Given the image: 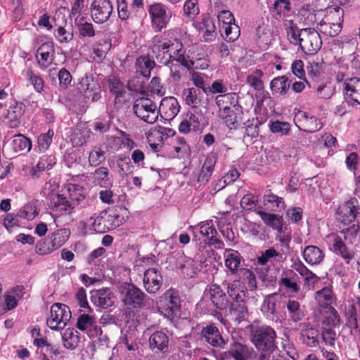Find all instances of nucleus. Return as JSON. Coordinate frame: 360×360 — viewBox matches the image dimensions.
Segmentation results:
<instances>
[{
	"instance_id": "39",
	"label": "nucleus",
	"mask_w": 360,
	"mask_h": 360,
	"mask_svg": "<svg viewBox=\"0 0 360 360\" xmlns=\"http://www.w3.org/2000/svg\"><path fill=\"white\" fill-rule=\"evenodd\" d=\"M108 82L110 91L115 97V102L122 103V101H124V97L126 94L124 84L115 77H110Z\"/></svg>"
},
{
	"instance_id": "57",
	"label": "nucleus",
	"mask_w": 360,
	"mask_h": 360,
	"mask_svg": "<svg viewBox=\"0 0 360 360\" xmlns=\"http://www.w3.org/2000/svg\"><path fill=\"white\" fill-rule=\"evenodd\" d=\"M105 160V152L100 146H94L89 154V162L91 166L96 167Z\"/></svg>"
},
{
	"instance_id": "20",
	"label": "nucleus",
	"mask_w": 360,
	"mask_h": 360,
	"mask_svg": "<svg viewBox=\"0 0 360 360\" xmlns=\"http://www.w3.org/2000/svg\"><path fill=\"white\" fill-rule=\"evenodd\" d=\"M55 49L52 41H46L38 48L37 58L41 68L49 67L54 60Z\"/></svg>"
},
{
	"instance_id": "62",
	"label": "nucleus",
	"mask_w": 360,
	"mask_h": 360,
	"mask_svg": "<svg viewBox=\"0 0 360 360\" xmlns=\"http://www.w3.org/2000/svg\"><path fill=\"white\" fill-rule=\"evenodd\" d=\"M281 283L293 292H297L300 290L297 276L291 271L287 273L285 278H281Z\"/></svg>"
},
{
	"instance_id": "43",
	"label": "nucleus",
	"mask_w": 360,
	"mask_h": 360,
	"mask_svg": "<svg viewBox=\"0 0 360 360\" xmlns=\"http://www.w3.org/2000/svg\"><path fill=\"white\" fill-rule=\"evenodd\" d=\"M285 306L287 308L288 314L290 320L297 322L303 319L304 314L297 301L288 299L287 301H285Z\"/></svg>"
},
{
	"instance_id": "33",
	"label": "nucleus",
	"mask_w": 360,
	"mask_h": 360,
	"mask_svg": "<svg viewBox=\"0 0 360 360\" xmlns=\"http://www.w3.org/2000/svg\"><path fill=\"white\" fill-rule=\"evenodd\" d=\"M344 18V11L338 6H329L325 10L324 17L322 21L331 22L333 24L342 25Z\"/></svg>"
},
{
	"instance_id": "15",
	"label": "nucleus",
	"mask_w": 360,
	"mask_h": 360,
	"mask_svg": "<svg viewBox=\"0 0 360 360\" xmlns=\"http://www.w3.org/2000/svg\"><path fill=\"white\" fill-rule=\"evenodd\" d=\"M329 249L336 255L342 257L347 264L354 257V254L348 251L342 238L337 233H330L326 236Z\"/></svg>"
},
{
	"instance_id": "12",
	"label": "nucleus",
	"mask_w": 360,
	"mask_h": 360,
	"mask_svg": "<svg viewBox=\"0 0 360 360\" xmlns=\"http://www.w3.org/2000/svg\"><path fill=\"white\" fill-rule=\"evenodd\" d=\"M78 89L86 101L96 102L101 98V85L92 75L82 77Z\"/></svg>"
},
{
	"instance_id": "51",
	"label": "nucleus",
	"mask_w": 360,
	"mask_h": 360,
	"mask_svg": "<svg viewBox=\"0 0 360 360\" xmlns=\"http://www.w3.org/2000/svg\"><path fill=\"white\" fill-rule=\"evenodd\" d=\"M317 29L323 34L334 37L339 34L342 29V25H338L335 23H331L321 20L317 25Z\"/></svg>"
},
{
	"instance_id": "63",
	"label": "nucleus",
	"mask_w": 360,
	"mask_h": 360,
	"mask_svg": "<svg viewBox=\"0 0 360 360\" xmlns=\"http://www.w3.org/2000/svg\"><path fill=\"white\" fill-rule=\"evenodd\" d=\"M264 202L271 204V209L274 211H280L285 207L283 199L272 193L264 195Z\"/></svg>"
},
{
	"instance_id": "29",
	"label": "nucleus",
	"mask_w": 360,
	"mask_h": 360,
	"mask_svg": "<svg viewBox=\"0 0 360 360\" xmlns=\"http://www.w3.org/2000/svg\"><path fill=\"white\" fill-rule=\"evenodd\" d=\"M61 192L67 195L68 198L75 203V207L79 201L84 199L86 194V189L84 187L70 183L66 184Z\"/></svg>"
},
{
	"instance_id": "7",
	"label": "nucleus",
	"mask_w": 360,
	"mask_h": 360,
	"mask_svg": "<svg viewBox=\"0 0 360 360\" xmlns=\"http://www.w3.org/2000/svg\"><path fill=\"white\" fill-rule=\"evenodd\" d=\"M49 206L50 214L57 226L60 218L70 215L75 208V203L63 192L51 195Z\"/></svg>"
},
{
	"instance_id": "4",
	"label": "nucleus",
	"mask_w": 360,
	"mask_h": 360,
	"mask_svg": "<svg viewBox=\"0 0 360 360\" xmlns=\"http://www.w3.org/2000/svg\"><path fill=\"white\" fill-rule=\"evenodd\" d=\"M357 207L354 204V201L350 200L341 205L337 212L338 219L345 225H352L347 228L342 229L341 233L343 235L344 239L350 243H353V240L356 238L359 230V226L356 223H354L357 213Z\"/></svg>"
},
{
	"instance_id": "25",
	"label": "nucleus",
	"mask_w": 360,
	"mask_h": 360,
	"mask_svg": "<svg viewBox=\"0 0 360 360\" xmlns=\"http://www.w3.org/2000/svg\"><path fill=\"white\" fill-rule=\"evenodd\" d=\"M169 337L165 331L159 330L150 334L149 346L151 349L165 352L169 345Z\"/></svg>"
},
{
	"instance_id": "59",
	"label": "nucleus",
	"mask_w": 360,
	"mask_h": 360,
	"mask_svg": "<svg viewBox=\"0 0 360 360\" xmlns=\"http://www.w3.org/2000/svg\"><path fill=\"white\" fill-rule=\"evenodd\" d=\"M199 0H187L184 5V15L189 19H194L200 13Z\"/></svg>"
},
{
	"instance_id": "36",
	"label": "nucleus",
	"mask_w": 360,
	"mask_h": 360,
	"mask_svg": "<svg viewBox=\"0 0 360 360\" xmlns=\"http://www.w3.org/2000/svg\"><path fill=\"white\" fill-rule=\"evenodd\" d=\"M202 94L193 87L184 89L183 98L186 104L191 108H198L202 103Z\"/></svg>"
},
{
	"instance_id": "35",
	"label": "nucleus",
	"mask_w": 360,
	"mask_h": 360,
	"mask_svg": "<svg viewBox=\"0 0 360 360\" xmlns=\"http://www.w3.org/2000/svg\"><path fill=\"white\" fill-rule=\"evenodd\" d=\"M200 129L198 117L193 113H187L179 125L181 133L188 134L191 131H195Z\"/></svg>"
},
{
	"instance_id": "37",
	"label": "nucleus",
	"mask_w": 360,
	"mask_h": 360,
	"mask_svg": "<svg viewBox=\"0 0 360 360\" xmlns=\"http://www.w3.org/2000/svg\"><path fill=\"white\" fill-rule=\"evenodd\" d=\"M79 333L72 328H68L62 334V340L64 347L68 349H75L79 342Z\"/></svg>"
},
{
	"instance_id": "48",
	"label": "nucleus",
	"mask_w": 360,
	"mask_h": 360,
	"mask_svg": "<svg viewBox=\"0 0 360 360\" xmlns=\"http://www.w3.org/2000/svg\"><path fill=\"white\" fill-rule=\"evenodd\" d=\"M170 149L175 152L177 157H183L187 154L189 150V146L183 137H174L171 139Z\"/></svg>"
},
{
	"instance_id": "11",
	"label": "nucleus",
	"mask_w": 360,
	"mask_h": 360,
	"mask_svg": "<svg viewBox=\"0 0 360 360\" xmlns=\"http://www.w3.org/2000/svg\"><path fill=\"white\" fill-rule=\"evenodd\" d=\"M122 301L129 309H141L147 296L139 288L132 284H125L122 288Z\"/></svg>"
},
{
	"instance_id": "2",
	"label": "nucleus",
	"mask_w": 360,
	"mask_h": 360,
	"mask_svg": "<svg viewBox=\"0 0 360 360\" xmlns=\"http://www.w3.org/2000/svg\"><path fill=\"white\" fill-rule=\"evenodd\" d=\"M155 44L153 52L155 54L157 60L162 64H169L172 62L183 65L186 58L183 44L176 37L154 39Z\"/></svg>"
},
{
	"instance_id": "3",
	"label": "nucleus",
	"mask_w": 360,
	"mask_h": 360,
	"mask_svg": "<svg viewBox=\"0 0 360 360\" xmlns=\"http://www.w3.org/2000/svg\"><path fill=\"white\" fill-rule=\"evenodd\" d=\"M251 340L255 347L262 352L259 360H269L271 354L276 348V333L273 328L267 325L250 326Z\"/></svg>"
},
{
	"instance_id": "30",
	"label": "nucleus",
	"mask_w": 360,
	"mask_h": 360,
	"mask_svg": "<svg viewBox=\"0 0 360 360\" xmlns=\"http://www.w3.org/2000/svg\"><path fill=\"white\" fill-rule=\"evenodd\" d=\"M209 295L212 304L219 310L226 309L228 300L225 292L217 285L210 287Z\"/></svg>"
},
{
	"instance_id": "60",
	"label": "nucleus",
	"mask_w": 360,
	"mask_h": 360,
	"mask_svg": "<svg viewBox=\"0 0 360 360\" xmlns=\"http://www.w3.org/2000/svg\"><path fill=\"white\" fill-rule=\"evenodd\" d=\"M54 135L53 129H49L46 133L40 134L37 139V145L39 150L41 152L46 151L52 143Z\"/></svg>"
},
{
	"instance_id": "28",
	"label": "nucleus",
	"mask_w": 360,
	"mask_h": 360,
	"mask_svg": "<svg viewBox=\"0 0 360 360\" xmlns=\"http://www.w3.org/2000/svg\"><path fill=\"white\" fill-rule=\"evenodd\" d=\"M202 337L205 341L214 347H222L225 342L217 327L209 325L204 327L201 332Z\"/></svg>"
},
{
	"instance_id": "41",
	"label": "nucleus",
	"mask_w": 360,
	"mask_h": 360,
	"mask_svg": "<svg viewBox=\"0 0 360 360\" xmlns=\"http://www.w3.org/2000/svg\"><path fill=\"white\" fill-rule=\"evenodd\" d=\"M298 116L303 118V130L304 131L313 133L323 127V124L320 120L314 116H309L304 112H299Z\"/></svg>"
},
{
	"instance_id": "24",
	"label": "nucleus",
	"mask_w": 360,
	"mask_h": 360,
	"mask_svg": "<svg viewBox=\"0 0 360 360\" xmlns=\"http://www.w3.org/2000/svg\"><path fill=\"white\" fill-rule=\"evenodd\" d=\"M345 98L360 104V78L352 77L346 79L343 84Z\"/></svg>"
},
{
	"instance_id": "27",
	"label": "nucleus",
	"mask_w": 360,
	"mask_h": 360,
	"mask_svg": "<svg viewBox=\"0 0 360 360\" xmlns=\"http://www.w3.org/2000/svg\"><path fill=\"white\" fill-rule=\"evenodd\" d=\"M227 293L235 302H243L247 297L248 292L240 280H235L227 285Z\"/></svg>"
},
{
	"instance_id": "53",
	"label": "nucleus",
	"mask_w": 360,
	"mask_h": 360,
	"mask_svg": "<svg viewBox=\"0 0 360 360\" xmlns=\"http://www.w3.org/2000/svg\"><path fill=\"white\" fill-rule=\"evenodd\" d=\"M230 314L232 318L238 323L245 320L248 316V309L244 302H234L230 307Z\"/></svg>"
},
{
	"instance_id": "46",
	"label": "nucleus",
	"mask_w": 360,
	"mask_h": 360,
	"mask_svg": "<svg viewBox=\"0 0 360 360\" xmlns=\"http://www.w3.org/2000/svg\"><path fill=\"white\" fill-rule=\"evenodd\" d=\"M155 66L153 60L149 58L143 56L137 58L136 62V71L145 77L150 75V72Z\"/></svg>"
},
{
	"instance_id": "13",
	"label": "nucleus",
	"mask_w": 360,
	"mask_h": 360,
	"mask_svg": "<svg viewBox=\"0 0 360 360\" xmlns=\"http://www.w3.org/2000/svg\"><path fill=\"white\" fill-rule=\"evenodd\" d=\"M148 13L151 18L153 28L157 32L161 31L167 25L171 15L167 11V6L162 3H154L148 6Z\"/></svg>"
},
{
	"instance_id": "23",
	"label": "nucleus",
	"mask_w": 360,
	"mask_h": 360,
	"mask_svg": "<svg viewBox=\"0 0 360 360\" xmlns=\"http://www.w3.org/2000/svg\"><path fill=\"white\" fill-rule=\"evenodd\" d=\"M25 105L20 102H17L15 105L10 106L4 117L5 123L11 128L18 127L25 112Z\"/></svg>"
},
{
	"instance_id": "61",
	"label": "nucleus",
	"mask_w": 360,
	"mask_h": 360,
	"mask_svg": "<svg viewBox=\"0 0 360 360\" xmlns=\"http://www.w3.org/2000/svg\"><path fill=\"white\" fill-rule=\"evenodd\" d=\"M278 256L279 253L274 248H270L258 256L257 263L260 265H266L269 263H272Z\"/></svg>"
},
{
	"instance_id": "58",
	"label": "nucleus",
	"mask_w": 360,
	"mask_h": 360,
	"mask_svg": "<svg viewBox=\"0 0 360 360\" xmlns=\"http://www.w3.org/2000/svg\"><path fill=\"white\" fill-rule=\"evenodd\" d=\"M300 21L304 25H313L317 20L314 10L309 6L302 8L298 12Z\"/></svg>"
},
{
	"instance_id": "50",
	"label": "nucleus",
	"mask_w": 360,
	"mask_h": 360,
	"mask_svg": "<svg viewBox=\"0 0 360 360\" xmlns=\"http://www.w3.org/2000/svg\"><path fill=\"white\" fill-rule=\"evenodd\" d=\"M198 29L203 34L205 41L212 40L214 37L215 25L210 17L203 18L198 25Z\"/></svg>"
},
{
	"instance_id": "22",
	"label": "nucleus",
	"mask_w": 360,
	"mask_h": 360,
	"mask_svg": "<svg viewBox=\"0 0 360 360\" xmlns=\"http://www.w3.org/2000/svg\"><path fill=\"white\" fill-rule=\"evenodd\" d=\"M91 302L96 306L107 309L114 304L115 296L108 288H102L92 293Z\"/></svg>"
},
{
	"instance_id": "54",
	"label": "nucleus",
	"mask_w": 360,
	"mask_h": 360,
	"mask_svg": "<svg viewBox=\"0 0 360 360\" xmlns=\"http://www.w3.org/2000/svg\"><path fill=\"white\" fill-rule=\"evenodd\" d=\"M263 75V72L259 69L250 71L246 79V82L254 89L257 91L261 90L264 86L262 80Z\"/></svg>"
},
{
	"instance_id": "45",
	"label": "nucleus",
	"mask_w": 360,
	"mask_h": 360,
	"mask_svg": "<svg viewBox=\"0 0 360 360\" xmlns=\"http://www.w3.org/2000/svg\"><path fill=\"white\" fill-rule=\"evenodd\" d=\"M257 213L266 226L271 227L274 230L281 229L283 225L281 217L262 210H258Z\"/></svg>"
},
{
	"instance_id": "38",
	"label": "nucleus",
	"mask_w": 360,
	"mask_h": 360,
	"mask_svg": "<svg viewBox=\"0 0 360 360\" xmlns=\"http://www.w3.org/2000/svg\"><path fill=\"white\" fill-rule=\"evenodd\" d=\"M229 354L235 360H248L251 356V352L247 346L238 342L231 344Z\"/></svg>"
},
{
	"instance_id": "32",
	"label": "nucleus",
	"mask_w": 360,
	"mask_h": 360,
	"mask_svg": "<svg viewBox=\"0 0 360 360\" xmlns=\"http://www.w3.org/2000/svg\"><path fill=\"white\" fill-rule=\"evenodd\" d=\"M302 255L306 262L311 265L319 264L325 257L323 252L319 248L314 245L306 247Z\"/></svg>"
},
{
	"instance_id": "19",
	"label": "nucleus",
	"mask_w": 360,
	"mask_h": 360,
	"mask_svg": "<svg viewBox=\"0 0 360 360\" xmlns=\"http://www.w3.org/2000/svg\"><path fill=\"white\" fill-rule=\"evenodd\" d=\"M242 108L238 103L236 104V106L233 105L228 110L218 112L219 117L230 129H236L239 126L242 120Z\"/></svg>"
},
{
	"instance_id": "34",
	"label": "nucleus",
	"mask_w": 360,
	"mask_h": 360,
	"mask_svg": "<svg viewBox=\"0 0 360 360\" xmlns=\"http://www.w3.org/2000/svg\"><path fill=\"white\" fill-rule=\"evenodd\" d=\"M216 104L219 108L218 112L228 110L233 105L238 103V96L236 93H227L218 95L215 98Z\"/></svg>"
},
{
	"instance_id": "1",
	"label": "nucleus",
	"mask_w": 360,
	"mask_h": 360,
	"mask_svg": "<svg viewBox=\"0 0 360 360\" xmlns=\"http://www.w3.org/2000/svg\"><path fill=\"white\" fill-rule=\"evenodd\" d=\"M283 25L289 42L292 45L299 46L306 54L314 55L321 48L322 39L315 29H300L292 20L288 19L284 20Z\"/></svg>"
},
{
	"instance_id": "21",
	"label": "nucleus",
	"mask_w": 360,
	"mask_h": 360,
	"mask_svg": "<svg viewBox=\"0 0 360 360\" xmlns=\"http://www.w3.org/2000/svg\"><path fill=\"white\" fill-rule=\"evenodd\" d=\"M197 229L203 237L209 240L210 245H214L216 248H223V243L217 237V231L212 221H202L198 225Z\"/></svg>"
},
{
	"instance_id": "52",
	"label": "nucleus",
	"mask_w": 360,
	"mask_h": 360,
	"mask_svg": "<svg viewBox=\"0 0 360 360\" xmlns=\"http://www.w3.org/2000/svg\"><path fill=\"white\" fill-rule=\"evenodd\" d=\"M295 269L304 278L305 284L309 288L314 287L319 280L316 275L309 271L302 263L295 264Z\"/></svg>"
},
{
	"instance_id": "47",
	"label": "nucleus",
	"mask_w": 360,
	"mask_h": 360,
	"mask_svg": "<svg viewBox=\"0 0 360 360\" xmlns=\"http://www.w3.org/2000/svg\"><path fill=\"white\" fill-rule=\"evenodd\" d=\"M75 23L77 27L79 37L85 38L93 37L95 35V30L92 23L86 21L84 17L76 18Z\"/></svg>"
},
{
	"instance_id": "56",
	"label": "nucleus",
	"mask_w": 360,
	"mask_h": 360,
	"mask_svg": "<svg viewBox=\"0 0 360 360\" xmlns=\"http://www.w3.org/2000/svg\"><path fill=\"white\" fill-rule=\"evenodd\" d=\"M315 299L322 307H327L333 300V294L330 288H323L316 292Z\"/></svg>"
},
{
	"instance_id": "40",
	"label": "nucleus",
	"mask_w": 360,
	"mask_h": 360,
	"mask_svg": "<svg viewBox=\"0 0 360 360\" xmlns=\"http://www.w3.org/2000/svg\"><path fill=\"white\" fill-rule=\"evenodd\" d=\"M225 266L232 273L236 274L241 264V257L238 251L227 250L225 254Z\"/></svg>"
},
{
	"instance_id": "10",
	"label": "nucleus",
	"mask_w": 360,
	"mask_h": 360,
	"mask_svg": "<svg viewBox=\"0 0 360 360\" xmlns=\"http://www.w3.org/2000/svg\"><path fill=\"white\" fill-rule=\"evenodd\" d=\"M133 110L140 120L148 124L155 123L159 116L156 104L148 98L136 99L133 105Z\"/></svg>"
},
{
	"instance_id": "44",
	"label": "nucleus",
	"mask_w": 360,
	"mask_h": 360,
	"mask_svg": "<svg viewBox=\"0 0 360 360\" xmlns=\"http://www.w3.org/2000/svg\"><path fill=\"white\" fill-rule=\"evenodd\" d=\"M183 65L188 70L192 68L205 70L210 66V60L205 56L193 57L187 55Z\"/></svg>"
},
{
	"instance_id": "9",
	"label": "nucleus",
	"mask_w": 360,
	"mask_h": 360,
	"mask_svg": "<svg viewBox=\"0 0 360 360\" xmlns=\"http://www.w3.org/2000/svg\"><path fill=\"white\" fill-rule=\"evenodd\" d=\"M71 318L69 307L61 303H54L51 307L50 316L47 318L46 325L53 330L63 329Z\"/></svg>"
},
{
	"instance_id": "26",
	"label": "nucleus",
	"mask_w": 360,
	"mask_h": 360,
	"mask_svg": "<svg viewBox=\"0 0 360 360\" xmlns=\"http://www.w3.org/2000/svg\"><path fill=\"white\" fill-rule=\"evenodd\" d=\"M202 267L199 261L192 258L184 257L179 262V269L185 277L193 278L198 275Z\"/></svg>"
},
{
	"instance_id": "5",
	"label": "nucleus",
	"mask_w": 360,
	"mask_h": 360,
	"mask_svg": "<svg viewBox=\"0 0 360 360\" xmlns=\"http://www.w3.org/2000/svg\"><path fill=\"white\" fill-rule=\"evenodd\" d=\"M285 297L279 293H271L264 298L261 305V311L269 321L281 323L285 319Z\"/></svg>"
},
{
	"instance_id": "42",
	"label": "nucleus",
	"mask_w": 360,
	"mask_h": 360,
	"mask_svg": "<svg viewBox=\"0 0 360 360\" xmlns=\"http://www.w3.org/2000/svg\"><path fill=\"white\" fill-rule=\"evenodd\" d=\"M91 131L83 126L76 127L71 135V142L74 146H83L90 137Z\"/></svg>"
},
{
	"instance_id": "64",
	"label": "nucleus",
	"mask_w": 360,
	"mask_h": 360,
	"mask_svg": "<svg viewBox=\"0 0 360 360\" xmlns=\"http://www.w3.org/2000/svg\"><path fill=\"white\" fill-rule=\"evenodd\" d=\"M89 225L91 226L94 231L97 233H104L108 228L103 221V217L101 215H94L88 220Z\"/></svg>"
},
{
	"instance_id": "31",
	"label": "nucleus",
	"mask_w": 360,
	"mask_h": 360,
	"mask_svg": "<svg viewBox=\"0 0 360 360\" xmlns=\"http://www.w3.org/2000/svg\"><path fill=\"white\" fill-rule=\"evenodd\" d=\"M290 82L286 76H278L270 82V89L273 95L285 96L290 89Z\"/></svg>"
},
{
	"instance_id": "49",
	"label": "nucleus",
	"mask_w": 360,
	"mask_h": 360,
	"mask_svg": "<svg viewBox=\"0 0 360 360\" xmlns=\"http://www.w3.org/2000/svg\"><path fill=\"white\" fill-rule=\"evenodd\" d=\"M113 142L117 150L126 148L131 150L136 146V143L131 139L130 135L123 131H120L119 136L113 137Z\"/></svg>"
},
{
	"instance_id": "18",
	"label": "nucleus",
	"mask_w": 360,
	"mask_h": 360,
	"mask_svg": "<svg viewBox=\"0 0 360 360\" xmlns=\"http://www.w3.org/2000/svg\"><path fill=\"white\" fill-rule=\"evenodd\" d=\"M158 110L163 119L170 121L179 112L180 105L174 97H165L162 99Z\"/></svg>"
},
{
	"instance_id": "8",
	"label": "nucleus",
	"mask_w": 360,
	"mask_h": 360,
	"mask_svg": "<svg viewBox=\"0 0 360 360\" xmlns=\"http://www.w3.org/2000/svg\"><path fill=\"white\" fill-rule=\"evenodd\" d=\"M157 304L160 313L166 318L173 319L180 316L179 297L172 290H167L162 295Z\"/></svg>"
},
{
	"instance_id": "55",
	"label": "nucleus",
	"mask_w": 360,
	"mask_h": 360,
	"mask_svg": "<svg viewBox=\"0 0 360 360\" xmlns=\"http://www.w3.org/2000/svg\"><path fill=\"white\" fill-rule=\"evenodd\" d=\"M13 148L15 151H30L32 148L31 141L22 134H18L13 136L12 141Z\"/></svg>"
},
{
	"instance_id": "14",
	"label": "nucleus",
	"mask_w": 360,
	"mask_h": 360,
	"mask_svg": "<svg viewBox=\"0 0 360 360\" xmlns=\"http://www.w3.org/2000/svg\"><path fill=\"white\" fill-rule=\"evenodd\" d=\"M113 10L110 0H94L91 4V18L96 23L108 20Z\"/></svg>"
},
{
	"instance_id": "16",
	"label": "nucleus",
	"mask_w": 360,
	"mask_h": 360,
	"mask_svg": "<svg viewBox=\"0 0 360 360\" xmlns=\"http://www.w3.org/2000/svg\"><path fill=\"white\" fill-rule=\"evenodd\" d=\"M143 284L145 290L150 294L159 291L162 285V276L156 268H149L144 271Z\"/></svg>"
},
{
	"instance_id": "17",
	"label": "nucleus",
	"mask_w": 360,
	"mask_h": 360,
	"mask_svg": "<svg viewBox=\"0 0 360 360\" xmlns=\"http://www.w3.org/2000/svg\"><path fill=\"white\" fill-rule=\"evenodd\" d=\"M77 328L81 331L86 332L89 338H96L101 333V328L96 325L94 316L89 314H82L77 318Z\"/></svg>"
},
{
	"instance_id": "6",
	"label": "nucleus",
	"mask_w": 360,
	"mask_h": 360,
	"mask_svg": "<svg viewBox=\"0 0 360 360\" xmlns=\"http://www.w3.org/2000/svg\"><path fill=\"white\" fill-rule=\"evenodd\" d=\"M70 231L68 229H60L40 240L36 245V252L39 255H47L63 246L69 239Z\"/></svg>"
}]
</instances>
